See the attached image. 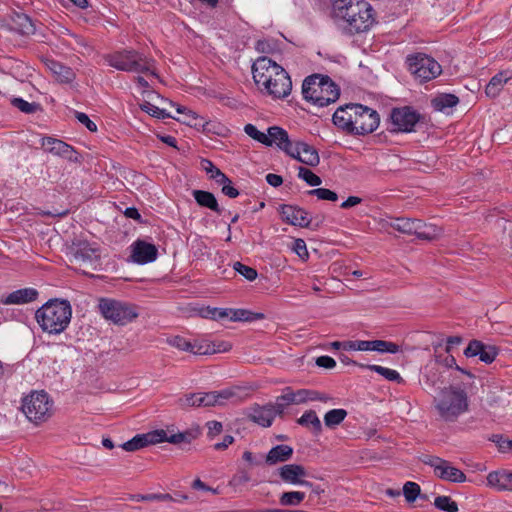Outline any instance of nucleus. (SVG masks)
Returning <instances> with one entry per match:
<instances>
[{"label": "nucleus", "instance_id": "1", "mask_svg": "<svg viewBox=\"0 0 512 512\" xmlns=\"http://www.w3.org/2000/svg\"><path fill=\"white\" fill-rule=\"evenodd\" d=\"M333 17L349 35L366 32L375 23L374 10L366 0H335Z\"/></svg>", "mask_w": 512, "mask_h": 512}, {"label": "nucleus", "instance_id": "2", "mask_svg": "<svg viewBox=\"0 0 512 512\" xmlns=\"http://www.w3.org/2000/svg\"><path fill=\"white\" fill-rule=\"evenodd\" d=\"M253 79L258 88L274 98L287 97L292 82L283 67L266 56L259 57L252 66Z\"/></svg>", "mask_w": 512, "mask_h": 512}, {"label": "nucleus", "instance_id": "3", "mask_svg": "<svg viewBox=\"0 0 512 512\" xmlns=\"http://www.w3.org/2000/svg\"><path fill=\"white\" fill-rule=\"evenodd\" d=\"M71 317V304L64 299H51L35 313L37 323L44 332L49 334H60L66 330Z\"/></svg>", "mask_w": 512, "mask_h": 512}, {"label": "nucleus", "instance_id": "4", "mask_svg": "<svg viewBox=\"0 0 512 512\" xmlns=\"http://www.w3.org/2000/svg\"><path fill=\"white\" fill-rule=\"evenodd\" d=\"M302 94L305 100L318 107H325L338 100L340 90L328 76L315 74L303 81Z\"/></svg>", "mask_w": 512, "mask_h": 512}, {"label": "nucleus", "instance_id": "5", "mask_svg": "<svg viewBox=\"0 0 512 512\" xmlns=\"http://www.w3.org/2000/svg\"><path fill=\"white\" fill-rule=\"evenodd\" d=\"M105 61L111 67L127 72L155 73L154 61L135 50H123L106 55Z\"/></svg>", "mask_w": 512, "mask_h": 512}, {"label": "nucleus", "instance_id": "6", "mask_svg": "<svg viewBox=\"0 0 512 512\" xmlns=\"http://www.w3.org/2000/svg\"><path fill=\"white\" fill-rule=\"evenodd\" d=\"M194 438V434L190 431L168 435L165 430L159 429L144 434H137L129 441L123 443L121 447L125 451L133 452L149 445H155L162 442H169L172 444H180L183 442L190 443Z\"/></svg>", "mask_w": 512, "mask_h": 512}, {"label": "nucleus", "instance_id": "7", "mask_svg": "<svg viewBox=\"0 0 512 512\" xmlns=\"http://www.w3.org/2000/svg\"><path fill=\"white\" fill-rule=\"evenodd\" d=\"M436 409L445 421H454L468 409L467 394L456 387L444 388L436 400Z\"/></svg>", "mask_w": 512, "mask_h": 512}, {"label": "nucleus", "instance_id": "8", "mask_svg": "<svg viewBox=\"0 0 512 512\" xmlns=\"http://www.w3.org/2000/svg\"><path fill=\"white\" fill-rule=\"evenodd\" d=\"M21 409L30 422L39 424L52 415V402L44 391H33L22 399Z\"/></svg>", "mask_w": 512, "mask_h": 512}, {"label": "nucleus", "instance_id": "9", "mask_svg": "<svg viewBox=\"0 0 512 512\" xmlns=\"http://www.w3.org/2000/svg\"><path fill=\"white\" fill-rule=\"evenodd\" d=\"M406 62L408 70L420 82L430 81L442 72L440 64L432 57L423 53L409 55Z\"/></svg>", "mask_w": 512, "mask_h": 512}, {"label": "nucleus", "instance_id": "10", "mask_svg": "<svg viewBox=\"0 0 512 512\" xmlns=\"http://www.w3.org/2000/svg\"><path fill=\"white\" fill-rule=\"evenodd\" d=\"M99 309L105 319L117 325H126L138 316L134 306L112 299H101Z\"/></svg>", "mask_w": 512, "mask_h": 512}, {"label": "nucleus", "instance_id": "11", "mask_svg": "<svg viewBox=\"0 0 512 512\" xmlns=\"http://www.w3.org/2000/svg\"><path fill=\"white\" fill-rule=\"evenodd\" d=\"M422 461L433 468L435 476L441 480L453 483H463L467 480L465 473L453 466L448 460L438 456L427 455Z\"/></svg>", "mask_w": 512, "mask_h": 512}, {"label": "nucleus", "instance_id": "12", "mask_svg": "<svg viewBox=\"0 0 512 512\" xmlns=\"http://www.w3.org/2000/svg\"><path fill=\"white\" fill-rule=\"evenodd\" d=\"M73 258L71 262L75 263L83 273L87 274L86 269L95 270L99 264L100 253L97 248L92 247L86 242L73 244Z\"/></svg>", "mask_w": 512, "mask_h": 512}, {"label": "nucleus", "instance_id": "13", "mask_svg": "<svg viewBox=\"0 0 512 512\" xmlns=\"http://www.w3.org/2000/svg\"><path fill=\"white\" fill-rule=\"evenodd\" d=\"M355 111L351 133L365 135L377 129L380 118L375 110L360 104V109Z\"/></svg>", "mask_w": 512, "mask_h": 512}, {"label": "nucleus", "instance_id": "14", "mask_svg": "<svg viewBox=\"0 0 512 512\" xmlns=\"http://www.w3.org/2000/svg\"><path fill=\"white\" fill-rule=\"evenodd\" d=\"M393 131L411 132L420 120V115L409 106L394 108L390 114Z\"/></svg>", "mask_w": 512, "mask_h": 512}, {"label": "nucleus", "instance_id": "15", "mask_svg": "<svg viewBox=\"0 0 512 512\" xmlns=\"http://www.w3.org/2000/svg\"><path fill=\"white\" fill-rule=\"evenodd\" d=\"M343 349L353 351H376L395 354L400 351L399 345L385 340H355L343 342Z\"/></svg>", "mask_w": 512, "mask_h": 512}, {"label": "nucleus", "instance_id": "16", "mask_svg": "<svg viewBox=\"0 0 512 512\" xmlns=\"http://www.w3.org/2000/svg\"><path fill=\"white\" fill-rule=\"evenodd\" d=\"M286 154L308 166L315 167L320 163V157L317 150L313 146L302 141H297L292 145H288Z\"/></svg>", "mask_w": 512, "mask_h": 512}, {"label": "nucleus", "instance_id": "17", "mask_svg": "<svg viewBox=\"0 0 512 512\" xmlns=\"http://www.w3.org/2000/svg\"><path fill=\"white\" fill-rule=\"evenodd\" d=\"M498 353L499 350L496 346L484 344L479 340H471L464 350L466 357L479 356V359L486 364L492 363Z\"/></svg>", "mask_w": 512, "mask_h": 512}, {"label": "nucleus", "instance_id": "18", "mask_svg": "<svg viewBox=\"0 0 512 512\" xmlns=\"http://www.w3.org/2000/svg\"><path fill=\"white\" fill-rule=\"evenodd\" d=\"M131 259L137 264H147L156 260L158 250L154 244L137 240L132 244Z\"/></svg>", "mask_w": 512, "mask_h": 512}, {"label": "nucleus", "instance_id": "19", "mask_svg": "<svg viewBox=\"0 0 512 512\" xmlns=\"http://www.w3.org/2000/svg\"><path fill=\"white\" fill-rule=\"evenodd\" d=\"M280 213L282 220L288 224L300 227L310 226L311 219L309 218L308 212L303 208L292 205H282Z\"/></svg>", "mask_w": 512, "mask_h": 512}, {"label": "nucleus", "instance_id": "20", "mask_svg": "<svg viewBox=\"0 0 512 512\" xmlns=\"http://www.w3.org/2000/svg\"><path fill=\"white\" fill-rule=\"evenodd\" d=\"M281 480L293 485H310L309 481L303 478L307 475L305 468L299 464H286L278 470Z\"/></svg>", "mask_w": 512, "mask_h": 512}, {"label": "nucleus", "instance_id": "21", "mask_svg": "<svg viewBox=\"0 0 512 512\" xmlns=\"http://www.w3.org/2000/svg\"><path fill=\"white\" fill-rule=\"evenodd\" d=\"M360 109V104H347L339 107L333 114V123L340 129L352 132L355 110Z\"/></svg>", "mask_w": 512, "mask_h": 512}, {"label": "nucleus", "instance_id": "22", "mask_svg": "<svg viewBox=\"0 0 512 512\" xmlns=\"http://www.w3.org/2000/svg\"><path fill=\"white\" fill-rule=\"evenodd\" d=\"M39 292L32 287L15 290L6 296H2L0 303L4 305H24L37 300Z\"/></svg>", "mask_w": 512, "mask_h": 512}, {"label": "nucleus", "instance_id": "23", "mask_svg": "<svg viewBox=\"0 0 512 512\" xmlns=\"http://www.w3.org/2000/svg\"><path fill=\"white\" fill-rule=\"evenodd\" d=\"M42 145L50 153L66 158L69 161H78V153L72 146L61 140L47 137L43 139Z\"/></svg>", "mask_w": 512, "mask_h": 512}, {"label": "nucleus", "instance_id": "24", "mask_svg": "<svg viewBox=\"0 0 512 512\" xmlns=\"http://www.w3.org/2000/svg\"><path fill=\"white\" fill-rule=\"evenodd\" d=\"M305 389L293 391L290 387L284 389V393L276 398L275 407L278 414H282L289 405L306 403Z\"/></svg>", "mask_w": 512, "mask_h": 512}, {"label": "nucleus", "instance_id": "25", "mask_svg": "<svg viewBox=\"0 0 512 512\" xmlns=\"http://www.w3.org/2000/svg\"><path fill=\"white\" fill-rule=\"evenodd\" d=\"M277 414L278 411H276L275 404L255 405L251 408L249 417L253 422L263 427H270Z\"/></svg>", "mask_w": 512, "mask_h": 512}, {"label": "nucleus", "instance_id": "26", "mask_svg": "<svg viewBox=\"0 0 512 512\" xmlns=\"http://www.w3.org/2000/svg\"><path fill=\"white\" fill-rule=\"evenodd\" d=\"M43 63L58 82L71 83L76 77L75 72L70 67L54 59L45 58Z\"/></svg>", "mask_w": 512, "mask_h": 512}, {"label": "nucleus", "instance_id": "27", "mask_svg": "<svg viewBox=\"0 0 512 512\" xmlns=\"http://www.w3.org/2000/svg\"><path fill=\"white\" fill-rule=\"evenodd\" d=\"M487 484L499 491H512V472L493 471L487 475Z\"/></svg>", "mask_w": 512, "mask_h": 512}, {"label": "nucleus", "instance_id": "28", "mask_svg": "<svg viewBox=\"0 0 512 512\" xmlns=\"http://www.w3.org/2000/svg\"><path fill=\"white\" fill-rule=\"evenodd\" d=\"M512 78L509 71H501L491 78L485 88V93L490 98H495L501 92L503 86Z\"/></svg>", "mask_w": 512, "mask_h": 512}, {"label": "nucleus", "instance_id": "29", "mask_svg": "<svg viewBox=\"0 0 512 512\" xmlns=\"http://www.w3.org/2000/svg\"><path fill=\"white\" fill-rule=\"evenodd\" d=\"M293 455V448L289 445L280 444L273 447L266 456L268 465H275L279 462L288 461Z\"/></svg>", "mask_w": 512, "mask_h": 512}, {"label": "nucleus", "instance_id": "30", "mask_svg": "<svg viewBox=\"0 0 512 512\" xmlns=\"http://www.w3.org/2000/svg\"><path fill=\"white\" fill-rule=\"evenodd\" d=\"M417 232L415 236L421 240L432 241L439 238L442 234V229L434 224H427L418 219L416 226Z\"/></svg>", "mask_w": 512, "mask_h": 512}, {"label": "nucleus", "instance_id": "31", "mask_svg": "<svg viewBox=\"0 0 512 512\" xmlns=\"http://www.w3.org/2000/svg\"><path fill=\"white\" fill-rule=\"evenodd\" d=\"M192 194L197 204L201 207L208 208L216 213L221 212L213 193L204 190H193Z\"/></svg>", "mask_w": 512, "mask_h": 512}, {"label": "nucleus", "instance_id": "32", "mask_svg": "<svg viewBox=\"0 0 512 512\" xmlns=\"http://www.w3.org/2000/svg\"><path fill=\"white\" fill-rule=\"evenodd\" d=\"M271 140V145L275 143L280 149H282L286 153V149L288 145H292L293 142L289 140L288 133L278 126H272L268 128V134Z\"/></svg>", "mask_w": 512, "mask_h": 512}, {"label": "nucleus", "instance_id": "33", "mask_svg": "<svg viewBox=\"0 0 512 512\" xmlns=\"http://www.w3.org/2000/svg\"><path fill=\"white\" fill-rule=\"evenodd\" d=\"M441 378V372L436 363H430L425 367L422 379L425 389L435 388L438 384L442 383Z\"/></svg>", "mask_w": 512, "mask_h": 512}, {"label": "nucleus", "instance_id": "34", "mask_svg": "<svg viewBox=\"0 0 512 512\" xmlns=\"http://www.w3.org/2000/svg\"><path fill=\"white\" fill-rule=\"evenodd\" d=\"M297 423L303 427L309 428L315 435L322 432V424L314 410H308L297 420Z\"/></svg>", "mask_w": 512, "mask_h": 512}, {"label": "nucleus", "instance_id": "35", "mask_svg": "<svg viewBox=\"0 0 512 512\" xmlns=\"http://www.w3.org/2000/svg\"><path fill=\"white\" fill-rule=\"evenodd\" d=\"M417 224L418 219L396 218L394 221L389 223V226L400 233L407 235H415V232H417Z\"/></svg>", "mask_w": 512, "mask_h": 512}, {"label": "nucleus", "instance_id": "36", "mask_svg": "<svg viewBox=\"0 0 512 512\" xmlns=\"http://www.w3.org/2000/svg\"><path fill=\"white\" fill-rule=\"evenodd\" d=\"M458 102V97L453 94H441L433 98L431 101L433 108L437 111H444L447 108H452L456 106Z\"/></svg>", "mask_w": 512, "mask_h": 512}, {"label": "nucleus", "instance_id": "37", "mask_svg": "<svg viewBox=\"0 0 512 512\" xmlns=\"http://www.w3.org/2000/svg\"><path fill=\"white\" fill-rule=\"evenodd\" d=\"M14 24L15 29L22 35H32L35 33V25L26 14H17L14 18Z\"/></svg>", "mask_w": 512, "mask_h": 512}, {"label": "nucleus", "instance_id": "38", "mask_svg": "<svg viewBox=\"0 0 512 512\" xmlns=\"http://www.w3.org/2000/svg\"><path fill=\"white\" fill-rule=\"evenodd\" d=\"M263 313H256L246 309H232L231 308V321H244L252 322L255 320L264 319Z\"/></svg>", "mask_w": 512, "mask_h": 512}, {"label": "nucleus", "instance_id": "39", "mask_svg": "<svg viewBox=\"0 0 512 512\" xmlns=\"http://www.w3.org/2000/svg\"><path fill=\"white\" fill-rule=\"evenodd\" d=\"M347 416L345 409H332L324 415V423L328 428H335L340 425Z\"/></svg>", "mask_w": 512, "mask_h": 512}, {"label": "nucleus", "instance_id": "40", "mask_svg": "<svg viewBox=\"0 0 512 512\" xmlns=\"http://www.w3.org/2000/svg\"><path fill=\"white\" fill-rule=\"evenodd\" d=\"M360 367L367 368L371 371H374L389 381H396L398 383H400L402 381V377L396 370L386 368V367H383L380 365H374V364L373 365H360Z\"/></svg>", "mask_w": 512, "mask_h": 512}, {"label": "nucleus", "instance_id": "41", "mask_svg": "<svg viewBox=\"0 0 512 512\" xmlns=\"http://www.w3.org/2000/svg\"><path fill=\"white\" fill-rule=\"evenodd\" d=\"M178 406L182 409H188L191 407H203L202 393H190L179 398Z\"/></svg>", "mask_w": 512, "mask_h": 512}, {"label": "nucleus", "instance_id": "42", "mask_svg": "<svg viewBox=\"0 0 512 512\" xmlns=\"http://www.w3.org/2000/svg\"><path fill=\"white\" fill-rule=\"evenodd\" d=\"M305 499V493L301 491H289L281 494L279 502L283 506H296Z\"/></svg>", "mask_w": 512, "mask_h": 512}, {"label": "nucleus", "instance_id": "43", "mask_svg": "<svg viewBox=\"0 0 512 512\" xmlns=\"http://www.w3.org/2000/svg\"><path fill=\"white\" fill-rule=\"evenodd\" d=\"M437 509L445 512H457L458 504L449 496H438L434 500Z\"/></svg>", "mask_w": 512, "mask_h": 512}, {"label": "nucleus", "instance_id": "44", "mask_svg": "<svg viewBox=\"0 0 512 512\" xmlns=\"http://www.w3.org/2000/svg\"><path fill=\"white\" fill-rule=\"evenodd\" d=\"M245 133L253 138L254 140L266 145L271 146V139L267 137V134L260 132L253 124H247L244 127Z\"/></svg>", "mask_w": 512, "mask_h": 512}, {"label": "nucleus", "instance_id": "45", "mask_svg": "<svg viewBox=\"0 0 512 512\" xmlns=\"http://www.w3.org/2000/svg\"><path fill=\"white\" fill-rule=\"evenodd\" d=\"M141 110L148 113L149 115L158 118V119H164V118H171L172 116L165 111V109H161L154 104L150 103L149 101H144L142 104H140Z\"/></svg>", "mask_w": 512, "mask_h": 512}, {"label": "nucleus", "instance_id": "46", "mask_svg": "<svg viewBox=\"0 0 512 512\" xmlns=\"http://www.w3.org/2000/svg\"><path fill=\"white\" fill-rule=\"evenodd\" d=\"M11 103L14 107L18 108L21 112L26 114H33L40 109V105L38 103H30L22 98H13Z\"/></svg>", "mask_w": 512, "mask_h": 512}, {"label": "nucleus", "instance_id": "47", "mask_svg": "<svg viewBox=\"0 0 512 512\" xmlns=\"http://www.w3.org/2000/svg\"><path fill=\"white\" fill-rule=\"evenodd\" d=\"M201 167L208 174H210V178L215 179L216 182H217V179H222V181L227 180V176L220 169L215 167L214 164L210 160L202 159Z\"/></svg>", "mask_w": 512, "mask_h": 512}, {"label": "nucleus", "instance_id": "48", "mask_svg": "<svg viewBox=\"0 0 512 512\" xmlns=\"http://www.w3.org/2000/svg\"><path fill=\"white\" fill-rule=\"evenodd\" d=\"M176 110H177V113L183 115V118H181V119L177 118V120H179L189 126L197 125L198 116L195 112H193L192 110L188 109L187 107H184L181 105H177Z\"/></svg>", "mask_w": 512, "mask_h": 512}, {"label": "nucleus", "instance_id": "49", "mask_svg": "<svg viewBox=\"0 0 512 512\" xmlns=\"http://www.w3.org/2000/svg\"><path fill=\"white\" fill-rule=\"evenodd\" d=\"M434 363H436L437 366L439 364H441V365H443L445 367H449V368L455 367L456 370L468 375L469 377H472V374L469 371L464 370L463 368L459 367L456 364V360H455L454 356H452V355L448 354L444 357H442L441 355H438V356H436Z\"/></svg>", "mask_w": 512, "mask_h": 512}, {"label": "nucleus", "instance_id": "50", "mask_svg": "<svg viewBox=\"0 0 512 512\" xmlns=\"http://www.w3.org/2000/svg\"><path fill=\"white\" fill-rule=\"evenodd\" d=\"M298 176L310 186H319L322 183L321 178L308 168L300 167Z\"/></svg>", "mask_w": 512, "mask_h": 512}, {"label": "nucleus", "instance_id": "51", "mask_svg": "<svg viewBox=\"0 0 512 512\" xmlns=\"http://www.w3.org/2000/svg\"><path fill=\"white\" fill-rule=\"evenodd\" d=\"M420 491V486L415 482L408 481L403 486V494L407 502H414L420 495Z\"/></svg>", "mask_w": 512, "mask_h": 512}, {"label": "nucleus", "instance_id": "52", "mask_svg": "<svg viewBox=\"0 0 512 512\" xmlns=\"http://www.w3.org/2000/svg\"><path fill=\"white\" fill-rule=\"evenodd\" d=\"M309 195L316 196L319 200L337 201L338 195L327 188H316L307 192Z\"/></svg>", "mask_w": 512, "mask_h": 512}, {"label": "nucleus", "instance_id": "53", "mask_svg": "<svg viewBox=\"0 0 512 512\" xmlns=\"http://www.w3.org/2000/svg\"><path fill=\"white\" fill-rule=\"evenodd\" d=\"M193 350L191 353L195 355H210L211 351V341L208 340H195L192 342Z\"/></svg>", "mask_w": 512, "mask_h": 512}, {"label": "nucleus", "instance_id": "54", "mask_svg": "<svg viewBox=\"0 0 512 512\" xmlns=\"http://www.w3.org/2000/svg\"><path fill=\"white\" fill-rule=\"evenodd\" d=\"M233 267L236 272L249 281H253L257 278V271L252 267L246 266L241 262H235Z\"/></svg>", "mask_w": 512, "mask_h": 512}, {"label": "nucleus", "instance_id": "55", "mask_svg": "<svg viewBox=\"0 0 512 512\" xmlns=\"http://www.w3.org/2000/svg\"><path fill=\"white\" fill-rule=\"evenodd\" d=\"M168 343L181 351H187L191 353L193 350L192 342L181 336H175L169 339Z\"/></svg>", "mask_w": 512, "mask_h": 512}, {"label": "nucleus", "instance_id": "56", "mask_svg": "<svg viewBox=\"0 0 512 512\" xmlns=\"http://www.w3.org/2000/svg\"><path fill=\"white\" fill-rule=\"evenodd\" d=\"M251 480L249 473L245 470L238 471L228 482L231 487L243 485Z\"/></svg>", "mask_w": 512, "mask_h": 512}, {"label": "nucleus", "instance_id": "57", "mask_svg": "<svg viewBox=\"0 0 512 512\" xmlns=\"http://www.w3.org/2000/svg\"><path fill=\"white\" fill-rule=\"evenodd\" d=\"M217 183L222 185V193L230 198H236L239 195V191L232 186V181L227 177L226 181L217 179Z\"/></svg>", "mask_w": 512, "mask_h": 512}, {"label": "nucleus", "instance_id": "58", "mask_svg": "<svg viewBox=\"0 0 512 512\" xmlns=\"http://www.w3.org/2000/svg\"><path fill=\"white\" fill-rule=\"evenodd\" d=\"M305 393H306V396H305L306 402L307 401H321V402L326 403V402L332 400V398L329 395L320 393L315 390L305 389Z\"/></svg>", "mask_w": 512, "mask_h": 512}, {"label": "nucleus", "instance_id": "59", "mask_svg": "<svg viewBox=\"0 0 512 512\" xmlns=\"http://www.w3.org/2000/svg\"><path fill=\"white\" fill-rule=\"evenodd\" d=\"M293 250L302 260L308 259L309 254L306 243L303 239H296L294 241Z\"/></svg>", "mask_w": 512, "mask_h": 512}, {"label": "nucleus", "instance_id": "60", "mask_svg": "<svg viewBox=\"0 0 512 512\" xmlns=\"http://www.w3.org/2000/svg\"><path fill=\"white\" fill-rule=\"evenodd\" d=\"M210 317L214 320L229 318L231 320V308H213L209 310Z\"/></svg>", "mask_w": 512, "mask_h": 512}, {"label": "nucleus", "instance_id": "61", "mask_svg": "<svg viewBox=\"0 0 512 512\" xmlns=\"http://www.w3.org/2000/svg\"><path fill=\"white\" fill-rule=\"evenodd\" d=\"M215 397L217 399V405H224L228 400L235 396V392L230 389H225L222 391H214Z\"/></svg>", "mask_w": 512, "mask_h": 512}, {"label": "nucleus", "instance_id": "62", "mask_svg": "<svg viewBox=\"0 0 512 512\" xmlns=\"http://www.w3.org/2000/svg\"><path fill=\"white\" fill-rule=\"evenodd\" d=\"M76 118L81 124L85 125L89 131H97V125L93 121H91L85 113L76 112Z\"/></svg>", "mask_w": 512, "mask_h": 512}, {"label": "nucleus", "instance_id": "63", "mask_svg": "<svg viewBox=\"0 0 512 512\" xmlns=\"http://www.w3.org/2000/svg\"><path fill=\"white\" fill-rule=\"evenodd\" d=\"M232 348V345L229 342L225 341H211V354L228 352Z\"/></svg>", "mask_w": 512, "mask_h": 512}, {"label": "nucleus", "instance_id": "64", "mask_svg": "<svg viewBox=\"0 0 512 512\" xmlns=\"http://www.w3.org/2000/svg\"><path fill=\"white\" fill-rule=\"evenodd\" d=\"M316 365L325 369H332L336 366V362L330 356H320L316 359Z\"/></svg>", "mask_w": 512, "mask_h": 512}]
</instances>
